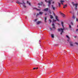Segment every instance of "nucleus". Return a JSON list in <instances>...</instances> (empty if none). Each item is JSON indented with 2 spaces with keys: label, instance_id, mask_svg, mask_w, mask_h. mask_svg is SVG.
<instances>
[{
  "label": "nucleus",
  "instance_id": "f257e3e1",
  "mask_svg": "<svg viewBox=\"0 0 78 78\" xmlns=\"http://www.w3.org/2000/svg\"><path fill=\"white\" fill-rule=\"evenodd\" d=\"M16 2L17 3H18V4H22V5H23V6L24 8H26L27 6H26V5H25V3L24 2H23V3H20V2L17 1Z\"/></svg>",
  "mask_w": 78,
  "mask_h": 78
},
{
  "label": "nucleus",
  "instance_id": "f03ea898",
  "mask_svg": "<svg viewBox=\"0 0 78 78\" xmlns=\"http://www.w3.org/2000/svg\"><path fill=\"white\" fill-rule=\"evenodd\" d=\"M63 30H64V28H63V29L60 28L58 29V31H60V32H61V34H62V33L64 32Z\"/></svg>",
  "mask_w": 78,
  "mask_h": 78
},
{
  "label": "nucleus",
  "instance_id": "7ed1b4c3",
  "mask_svg": "<svg viewBox=\"0 0 78 78\" xmlns=\"http://www.w3.org/2000/svg\"><path fill=\"white\" fill-rule=\"evenodd\" d=\"M52 1V0H49L48 1V3L49 4L48 5V6L50 8V5H51V2Z\"/></svg>",
  "mask_w": 78,
  "mask_h": 78
},
{
  "label": "nucleus",
  "instance_id": "20e7f679",
  "mask_svg": "<svg viewBox=\"0 0 78 78\" xmlns=\"http://www.w3.org/2000/svg\"><path fill=\"white\" fill-rule=\"evenodd\" d=\"M72 3L73 5V6L75 5L76 8H75V9L76 10V9H77V8L76 7H77V6H78V4H74V2H72Z\"/></svg>",
  "mask_w": 78,
  "mask_h": 78
},
{
  "label": "nucleus",
  "instance_id": "39448f33",
  "mask_svg": "<svg viewBox=\"0 0 78 78\" xmlns=\"http://www.w3.org/2000/svg\"><path fill=\"white\" fill-rule=\"evenodd\" d=\"M52 28L54 29V30H55L56 29V28L55 27V24L54 23H52Z\"/></svg>",
  "mask_w": 78,
  "mask_h": 78
},
{
  "label": "nucleus",
  "instance_id": "423d86ee",
  "mask_svg": "<svg viewBox=\"0 0 78 78\" xmlns=\"http://www.w3.org/2000/svg\"><path fill=\"white\" fill-rule=\"evenodd\" d=\"M69 44H70V46H71V47H73L74 45H73V42L72 41H70L69 42Z\"/></svg>",
  "mask_w": 78,
  "mask_h": 78
},
{
  "label": "nucleus",
  "instance_id": "0eeeda50",
  "mask_svg": "<svg viewBox=\"0 0 78 78\" xmlns=\"http://www.w3.org/2000/svg\"><path fill=\"white\" fill-rule=\"evenodd\" d=\"M41 23L42 22L38 21L36 23L37 25H39V24H40V23Z\"/></svg>",
  "mask_w": 78,
  "mask_h": 78
},
{
  "label": "nucleus",
  "instance_id": "6e6552de",
  "mask_svg": "<svg viewBox=\"0 0 78 78\" xmlns=\"http://www.w3.org/2000/svg\"><path fill=\"white\" fill-rule=\"evenodd\" d=\"M44 3V2H40L38 3V5H42Z\"/></svg>",
  "mask_w": 78,
  "mask_h": 78
},
{
  "label": "nucleus",
  "instance_id": "1a4fd4ad",
  "mask_svg": "<svg viewBox=\"0 0 78 78\" xmlns=\"http://www.w3.org/2000/svg\"><path fill=\"white\" fill-rule=\"evenodd\" d=\"M44 21L46 23V22H47V21L46 20H47V17H45L44 18Z\"/></svg>",
  "mask_w": 78,
  "mask_h": 78
},
{
  "label": "nucleus",
  "instance_id": "9d476101",
  "mask_svg": "<svg viewBox=\"0 0 78 78\" xmlns=\"http://www.w3.org/2000/svg\"><path fill=\"white\" fill-rule=\"evenodd\" d=\"M48 10V8H46L44 10V11H47Z\"/></svg>",
  "mask_w": 78,
  "mask_h": 78
},
{
  "label": "nucleus",
  "instance_id": "9b49d317",
  "mask_svg": "<svg viewBox=\"0 0 78 78\" xmlns=\"http://www.w3.org/2000/svg\"><path fill=\"white\" fill-rule=\"evenodd\" d=\"M34 9H36L37 11H41V9H37L36 8H34Z\"/></svg>",
  "mask_w": 78,
  "mask_h": 78
},
{
  "label": "nucleus",
  "instance_id": "f8f14e48",
  "mask_svg": "<svg viewBox=\"0 0 78 78\" xmlns=\"http://www.w3.org/2000/svg\"><path fill=\"white\" fill-rule=\"evenodd\" d=\"M55 19L56 20H57V21H59V20H58V16H55Z\"/></svg>",
  "mask_w": 78,
  "mask_h": 78
},
{
  "label": "nucleus",
  "instance_id": "ddd939ff",
  "mask_svg": "<svg viewBox=\"0 0 78 78\" xmlns=\"http://www.w3.org/2000/svg\"><path fill=\"white\" fill-rule=\"evenodd\" d=\"M60 2L61 4H62V5H63V3L64 2V1L61 0V1H60Z\"/></svg>",
  "mask_w": 78,
  "mask_h": 78
},
{
  "label": "nucleus",
  "instance_id": "4468645a",
  "mask_svg": "<svg viewBox=\"0 0 78 78\" xmlns=\"http://www.w3.org/2000/svg\"><path fill=\"white\" fill-rule=\"evenodd\" d=\"M52 9H53V10H55V7H54V6H53V5H52Z\"/></svg>",
  "mask_w": 78,
  "mask_h": 78
},
{
  "label": "nucleus",
  "instance_id": "2eb2a0df",
  "mask_svg": "<svg viewBox=\"0 0 78 78\" xmlns=\"http://www.w3.org/2000/svg\"><path fill=\"white\" fill-rule=\"evenodd\" d=\"M43 14V12H39V14L40 15H42V14Z\"/></svg>",
  "mask_w": 78,
  "mask_h": 78
},
{
  "label": "nucleus",
  "instance_id": "dca6fc26",
  "mask_svg": "<svg viewBox=\"0 0 78 78\" xmlns=\"http://www.w3.org/2000/svg\"><path fill=\"white\" fill-rule=\"evenodd\" d=\"M64 23H63V22H61V24H62V27H63V28L64 27Z\"/></svg>",
  "mask_w": 78,
  "mask_h": 78
},
{
  "label": "nucleus",
  "instance_id": "f3484780",
  "mask_svg": "<svg viewBox=\"0 0 78 78\" xmlns=\"http://www.w3.org/2000/svg\"><path fill=\"white\" fill-rule=\"evenodd\" d=\"M27 4H28V5H31V4L30 3V2H29L27 1Z\"/></svg>",
  "mask_w": 78,
  "mask_h": 78
},
{
  "label": "nucleus",
  "instance_id": "a211bd4d",
  "mask_svg": "<svg viewBox=\"0 0 78 78\" xmlns=\"http://www.w3.org/2000/svg\"><path fill=\"white\" fill-rule=\"evenodd\" d=\"M66 7H67V5H64L63 8H66Z\"/></svg>",
  "mask_w": 78,
  "mask_h": 78
},
{
  "label": "nucleus",
  "instance_id": "6ab92c4d",
  "mask_svg": "<svg viewBox=\"0 0 78 78\" xmlns=\"http://www.w3.org/2000/svg\"><path fill=\"white\" fill-rule=\"evenodd\" d=\"M51 37L52 38H54V34H51Z\"/></svg>",
  "mask_w": 78,
  "mask_h": 78
},
{
  "label": "nucleus",
  "instance_id": "aec40b11",
  "mask_svg": "<svg viewBox=\"0 0 78 78\" xmlns=\"http://www.w3.org/2000/svg\"><path fill=\"white\" fill-rule=\"evenodd\" d=\"M50 17L51 19H53V16H52V15H50Z\"/></svg>",
  "mask_w": 78,
  "mask_h": 78
},
{
  "label": "nucleus",
  "instance_id": "412c9836",
  "mask_svg": "<svg viewBox=\"0 0 78 78\" xmlns=\"http://www.w3.org/2000/svg\"><path fill=\"white\" fill-rule=\"evenodd\" d=\"M66 37H67L68 38V39H70V37H69V36H68V35H66Z\"/></svg>",
  "mask_w": 78,
  "mask_h": 78
},
{
  "label": "nucleus",
  "instance_id": "4be33fe9",
  "mask_svg": "<svg viewBox=\"0 0 78 78\" xmlns=\"http://www.w3.org/2000/svg\"><path fill=\"white\" fill-rule=\"evenodd\" d=\"M75 18H76V17H75V16H73V19H75Z\"/></svg>",
  "mask_w": 78,
  "mask_h": 78
},
{
  "label": "nucleus",
  "instance_id": "5701e85b",
  "mask_svg": "<svg viewBox=\"0 0 78 78\" xmlns=\"http://www.w3.org/2000/svg\"><path fill=\"white\" fill-rule=\"evenodd\" d=\"M58 6H59V7L61 6V4H60L59 2H58Z\"/></svg>",
  "mask_w": 78,
  "mask_h": 78
},
{
  "label": "nucleus",
  "instance_id": "b1692460",
  "mask_svg": "<svg viewBox=\"0 0 78 78\" xmlns=\"http://www.w3.org/2000/svg\"><path fill=\"white\" fill-rule=\"evenodd\" d=\"M62 16H63V17H65V16H66V15H65L64 14H63V15Z\"/></svg>",
  "mask_w": 78,
  "mask_h": 78
},
{
  "label": "nucleus",
  "instance_id": "393cba45",
  "mask_svg": "<svg viewBox=\"0 0 78 78\" xmlns=\"http://www.w3.org/2000/svg\"><path fill=\"white\" fill-rule=\"evenodd\" d=\"M71 25H73V23H72V22H71Z\"/></svg>",
  "mask_w": 78,
  "mask_h": 78
},
{
  "label": "nucleus",
  "instance_id": "a878e982",
  "mask_svg": "<svg viewBox=\"0 0 78 78\" xmlns=\"http://www.w3.org/2000/svg\"><path fill=\"white\" fill-rule=\"evenodd\" d=\"M61 15H62V16H63V15H64V14H63V13H61Z\"/></svg>",
  "mask_w": 78,
  "mask_h": 78
},
{
  "label": "nucleus",
  "instance_id": "bb28decb",
  "mask_svg": "<svg viewBox=\"0 0 78 78\" xmlns=\"http://www.w3.org/2000/svg\"><path fill=\"white\" fill-rule=\"evenodd\" d=\"M52 4H54V3H55V2L53 1L52 2Z\"/></svg>",
  "mask_w": 78,
  "mask_h": 78
},
{
  "label": "nucleus",
  "instance_id": "cd10ccee",
  "mask_svg": "<svg viewBox=\"0 0 78 78\" xmlns=\"http://www.w3.org/2000/svg\"><path fill=\"white\" fill-rule=\"evenodd\" d=\"M47 0H45V2H46V3H48V2H47Z\"/></svg>",
  "mask_w": 78,
  "mask_h": 78
},
{
  "label": "nucleus",
  "instance_id": "c85d7f7f",
  "mask_svg": "<svg viewBox=\"0 0 78 78\" xmlns=\"http://www.w3.org/2000/svg\"><path fill=\"white\" fill-rule=\"evenodd\" d=\"M53 21L54 22H56V20H54V19H53Z\"/></svg>",
  "mask_w": 78,
  "mask_h": 78
},
{
  "label": "nucleus",
  "instance_id": "c756f323",
  "mask_svg": "<svg viewBox=\"0 0 78 78\" xmlns=\"http://www.w3.org/2000/svg\"><path fill=\"white\" fill-rule=\"evenodd\" d=\"M69 27L70 28H71V26L70 25H69Z\"/></svg>",
  "mask_w": 78,
  "mask_h": 78
},
{
  "label": "nucleus",
  "instance_id": "7c9ffc66",
  "mask_svg": "<svg viewBox=\"0 0 78 78\" xmlns=\"http://www.w3.org/2000/svg\"><path fill=\"white\" fill-rule=\"evenodd\" d=\"M75 44H77V45H78V43H75Z\"/></svg>",
  "mask_w": 78,
  "mask_h": 78
},
{
  "label": "nucleus",
  "instance_id": "2f4dec72",
  "mask_svg": "<svg viewBox=\"0 0 78 78\" xmlns=\"http://www.w3.org/2000/svg\"><path fill=\"white\" fill-rule=\"evenodd\" d=\"M37 19H36L35 20V22H36V21H37Z\"/></svg>",
  "mask_w": 78,
  "mask_h": 78
},
{
  "label": "nucleus",
  "instance_id": "473e14b6",
  "mask_svg": "<svg viewBox=\"0 0 78 78\" xmlns=\"http://www.w3.org/2000/svg\"><path fill=\"white\" fill-rule=\"evenodd\" d=\"M50 29L51 30H52V29L51 28H50Z\"/></svg>",
  "mask_w": 78,
  "mask_h": 78
},
{
  "label": "nucleus",
  "instance_id": "72a5a7b5",
  "mask_svg": "<svg viewBox=\"0 0 78 78\" xmlns=\"http://www.w3.org/2000/svg\"><path fill=\"white\" fill-rule=\"evenodd\" d=\"M49 12L50 14H51V12L50 11Z\"/></svg>",
  "mask_w": 78,
  "mask_h": 78
},
{
  "label": "nucleus",
  "instance_id": "f704fd0d",
  "mask_svg": "<svg viewBox=\"0 0 78 78\" xmlns=\"http://www.w3.org/2000/svg\"><path fill=\"white\" fill-rule=\"evenodd\" d=\"M33 69L34 70L35 69H36V68H33Z\"/></svg>",
  "mask_w": 78,
  "mask_h": 78
},
{
  "label": "nucleus",
  "instance_id": "c9c22d12",
  "mask_svg": "<svg viewBox=\"0 0 78 78\" xmlns=\"http://www.w3.org/2000/svg\"><path fill=\"white\" fill-rule=\"evenodd\" d=\"M50 22H51V20H49Z\"/></svg>",
  "mask_w": 78,
  "mask_h": 78
},
{
  "label": "nucleus",
  "instance_id": "e433bc0d",
  "mask_svg": "<svg viewBox=\"0 0 78 78\" xmlns=\"http://www.w3.org/2000/svg\"><path fill=\"white\" fill-rule=\"evenodd\" d=\"M76 31H78V29H77V30H76Z\"/></svg>",
  "mask_w": 78,
  "mask_h": 78
},
{
  "label": "nucleus",
  "instance_id": "4c0bfd02",
  "mask_svg": "<svg viewBox=\"0 0 78 78\" xmlns=\"http://www.w3.org/2000/svg\"><path fill=\"white\" fill-rule=\"evenodd\" d=\"M45 16H46V15H47V13H45Z\"/></svg>",
  "mask_w": 78,
  "mask_h": 78
},
{
  "label": "nucleus",
  "instance_id": "58836bf2",
  "mask_svg": "<svg viewBox=\"0 0 78 78\" xmlns=\"http://www.w3.org/2000/svg\"><path fill=\"white\" fill-rule=\"evenodd\" d=\"M70 13H72V12H71V11H70Z\"/></svg>",
  "mask_w": 78,
  "mask_h": 78
},
{
  "label": "nucleus",
  "instance_id": "ea45409f",
  "mask_svg": "<svg viewBox=\"0 0 78 78\" xmlns=\"http://www.w3.org/2000/svg\"><path fill=\"white\" fill-rule=\"evenodd\" d=\"M77 15L78 16V12H77Z\"/></svg>",
  "mask_w": 78,
  "mask_h": 78
},
{
  "label": "nucleus",
  "instance_id": "a19ab883",
  "mask_svg": "<svg viewBox=\"0 0 78 78\" xmlns=\"http://www.w3.org/2000/svg\"><path fill=\"white\" fill-rule=\"evenodd\" d=\"M43 6H45V5H43Z\"/></svg>",
  "mask_w": 78,
  "mask_h": 78
},
{
  "label": "nucleus",
  "instance_id": "79ce46f5",
  "mask_svg": "<svg viewBox=\"0 0 78 78\" xmlns=\"http://www.w3.org/2000/svg\"><path fill=\"white\" fill-rule=\"evenodd\" d=\"M38 69V68H37L36 69Z\"/></svg>",
  "mask_w": 78,
  "mask_h": 78
},
{
  "label": "nucleus",
  "instance_id": "37998d69",
  "mask_svg": "<svg viewBox=\"0 0 78 78\" xmlns=\"http://www.w3.org/2000/svg\"><path fill=\"white\" fill-rule=\"evenodd\" d=\"M38 15H39V14H37V16H38Z\"/></svg>",
  "mask_w": 78,
  "mask_h": 78
},
{
  "label": "nucleus",
  "instance_id": "c03bdc74",
  "mask_svg": "<svg viewBox=\"0 0 78 78\" xmlns=\"http://www.w3.org/2000/svg\"><path fill=\"white\" fill-rule=\"evenodd\" d=\"M54 16H55V13H54Z\"/></svg>",
  "mask_w": 78,
  "mask_h": 78
},
{
  "label": "nucleus",
  "instance_id": "a18cd8bd",
  "mask_svg": "<svg viewBox=\"0 0 78 78\" xmlns=\"http://www.w3.org/2000/svg\"><path fill=\"white\" fill-rule=\"evenodd\" d=\"M77 27H78V26H77Z\"/></svg>",
  "mask_w": 78,
  "mask_h": 78
}]
</instances>
